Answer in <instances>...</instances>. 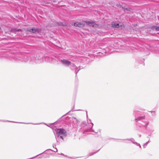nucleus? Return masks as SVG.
<instances>
[{
  "mask_svg": "<svg viewBox=\"0 0 159 159\" xmlns=\"http://www.w3.org/2000/svg\"><path fill=\"white\" fill-rule=\"evenodd\" d=\"M85 23L89 26H94L96 25L94 21H83L81 22H76L74 23L73 24L75 26L78 27H82L85 25Z\"/></svg>",
  "mask_w": 159,
  "mask_h": 159,
  "instance_id": "1",
  "label": "nucleus"
},
{
  "mask_svg": "<svg viewBox=\"0 0 159 159\" xmlns=\"http://www.w3.org/2000/svg\"><path fill=\"white\" fill-rule=\"evenodd\" d=\"M56 132L58 134L59 136H60V138L62 139L61 135L65 136L66 134V131L64 129H58L56 130Z\"/></svg>",
  "mask_w": 159,
  "mask_h": 159,
  "instance_id": "2",
  "label": "nucleus"
},
{
  "mask_svg": "<svg viewBox=\"0 0 159 159\" xmlns=\"http://www.w3.org/2000/svg\"><path fill=\"white\" fill-rule=\"evenodd\" d=\"M27 30L30 32L34 33H39L41 31V30L40 28H33L31 29L28 28L27 29Z\"/></svg>",
  "mask_w": 159,
  "mask_h": 159,
  "instance_id": "3",
  "label": "nucleus"
},
{
  "mask_svg": "<svg viewBox=\"0 0 159 159\" xmlns=\"http://www.w3.org/2000/svg\"><path fill=\"white\" fill-rule=\"evenodd\" d=\"M61 62L62 64L66 66H68L71 64L70 61L66 60H61Z\"/></svg>",
  "mask_w": 159,
  "mask_h": 159,
  "instance_id": "4",
  "label": "nucleus"
},
{
  "mask_svg": "<svg viewBox=\"0 0 159 159\" xmlns=\"http://www.w3.org/2000/svg\"><path fill=\"white\" fill-rule=\"evenodd\" d=\"M112 25L113 27L118 28L120 26H122V24L121 23H113L112 24Z\"/></svg>",
  "mask_w": 159,
  "mask_h": 159,
  "instance_id": "5",
  "label": "nucleus"
},
{
  "mask_svg": "<svg viewBox=\"0 0 159 159\" xmlns=\"http://www.w3.org/2000/svg\"><path fill=\"white\" fill-rule=\"evenodd\" d=\"M144 118H145V116H142V117H139L138 118L136 119H135V120L136 121H138L144 119Z\"/></svg>",
  "mask_w": 159,
  "mask_h": 159,
  "instance_id": "6",
  "label": "nucleus"
},
{
  "mask_svg": "<svg viewBox=\"0 0 159 159\" xmlns=\"http://www.w3.org/2000/svg\"><path fill=\"white\" fill-rule=\"evenodd\" d=\"M58 24L59 25L65 26L66 25V24L65 23H62L61 22H59Z\"/></svg>",
  "mask_w": 159,
  "mask_h": 159,
  "instance_id": "7",
  "label": "nucleus"
},
{
  "mask_svg": "<svg viewBox=\"0 0 159 159\" xmlns=\"http://www.w3.org/2000/svg\"><path fill=\"white\" fill-rule=\"evenodd\" d=\"M154 29L156 31H159V26H155L154 27Z\"/></svg>",
  "mask_w": 159,
  "mask_h": 159,
  "instance_id": "8",
  "label": "nucleus"
},
{
  "mask_svg": "<svg viewBox=\"0 0 159 159\" xmlns=\"http://www.w3.org/2000/svg\"><path fill=\"white\" fill-rule=\"evenodd\" d=\"M133 143L135 144L137 146H139L140 148H141V146L138 143L136 142H134Z\"/></svg>",
  "mask_w": 159,
  "mask_h": 159,
  "instance_id": "9",
  "label": "nucleus"
},
{
  "mask_svg": "<svg viewBox=\"0 0 159 159\" xmlns=\"http://www.w3.org/2000/svg\"><path fill=\"white\" fill-rule=\"evenodd\" d=\"M126 9L127 10H130V9L129 8H128L127 9V8H126Z\"/></svg>",
  "mask_w": 159,
  "mask_h": 159,
  "instance_id": "10",
  "label": "nucleus"
},
{
  "mask_svg": "<svg viewBox=\"0 0 159 159\" xmlns=\"http://www.w3.org/2000/svg\"><path fill=\"white\" fill-rule=\"evenodd\" d=\"M92 126H93V123H92Z\"/></svg>",
  "mask_w": 159,
  "mask_h": 159,
  "instance_id": "11",
  "label": "nucleus"
},
{
  "mask_svg": "<svg viewBox=\"0 0 159 159\" xmlns=\"http://www.w3.org/2000/svg\"><path fill=\"white\" fill-rule=\"evenodd\" d=\"M56 150H57V149H56ZM54 152H56V151H54ZM56 152H57V150H56Z\"/></svg>",
  "mask_w": 159,
  "mask_h": 159,
  "instance_id": "12",
  "label": "nucleus"
},
{
  "mask_svg": "<svg viewBox=\"0 0 159 159\" xmlns=\"http://www.w3.org/2000/svg\"><path fill=\"white\" fill-rule=\"evenodd\" d=\"M74 119H76L75 118H74Z\"/></svg>",
  "mask_w": 159,
  "mask_h": 159,
  "instance_id": "13",
  "label": "nucleus"
}]
</instances>
